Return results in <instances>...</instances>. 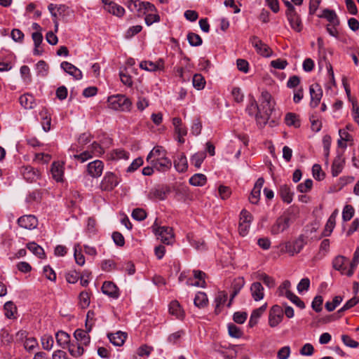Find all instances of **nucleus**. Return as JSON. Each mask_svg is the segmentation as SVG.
Here are the masks:
<instances>
[{"label": "nucleus", "instance_id": "obj_1", "mask_svg": "<svg viewBox=\"0 0 359 359\" xmlns=\"http://www.w3.org/2000/svg\"><path fill=\"white\" fill-rule=\"evenodd\" d=\"M261 102L263 111V115H262L261 117L262 121H264V124H266L273 109L274 102L272 100L271 95L269 92L262 91L261 94Z\"/></svg>", "mask_w": 359, "mask_h": 359}, {"label": "nucleus", "instance_id": "obj_2", "mask_svg": "<svg viewBox=\"0 0 359 359\" xmlns=\"http://www.w3.org/2000/svg\"><path fill=\"white\" fill-rule=\"evenodd\" d=\"M306 243V237L304 235H300L293 243L286 242L285 243V249L282 250V252L293 256L300 252Z\"/></svg>", "mask_w": 359, "mask_h": 359}, {"label": "nucleus", "instance_id": "obj_3", "mask_svg": "<svg viewBox=\"0 0 359 359\" xmlns=\"http://www.w3.org/2000/svg\"><path fill=\"white\" fill-rule=\"evenodd\" d=\"M291 218L287 214H283L276 219L270 228V233L272 235H278L286 231L290 225Z\"/></svg>", "mask_w": 359, "mask_h": 359}, {"label": "nucleus", "instance_id": "obj_4", "mask_svg": "<svg viewBox=\"0 0 359 359\" xmlns=\"http://www.w3.org/2000/svg\"><path fill=\"white\" fill-rule=\"evenodd\" d=\"M156 223L155 222L152 227L158 239H160L161 241L165 244H171L174 240L172 229L169 226H163L156 227Z\"/></svg>", "mask_w": 359, "mask_h": 359}, {"label": "nucleus", "instance_id": "obj_5", "mask_svg": "<svg viewBox=\"0 0 359 359\" xmlns=\"http://www.w3.org/2000/svg\"><path fill=\"white\" fill-rule=\"evenodd\" d=\"M284 312L281 306L278 305L273 306L269 315V325L271 327L278 325L283 320Z\"/></svg>", "mask_w": 359, "mask_h": 359}, {"label": "nucleus", "instance_id": "obj_6", "mask_svg": "<svg viewBox=\"0 0 359 359\" xmlns=\"http://www.w3.org/2000/svg\"><path fill=\"white\" fill-rule=\"evenodd\" d=\"M130 100L123 95H114V110L129 111L131 109Z\"/></svg>", "mask_w": 359, "mask_h": 359}, {"label": "nucleus", "instance_id": "obj_7", "mask_svg": "<svg viewBox=\"0 0 359 359\" xmlns=\"http://www.w3.org/2000/svg\"><path fill=\"white\" fill-rule=\"evenodd\" d=\"M250 41L252 46L256 49L257 53L264 57H270L271 55V49L266 44L263 43L257 36H252Z\"/></svg>", "mask_w": 359, "mask_h": 359}, {"label": "nucleus", "instance_id": "obj_8", "mask_svg": "<svg viewBox=\"0 0 359 359\" xmlns=\"http://www.w3.org/2000/svg\"><path fill=\"white\" fill-rule=\"evenodd\" d=\"M124 4L127 6L128 8L133 12L135 11H140L142 8L148 11H153L155 7L153 4L149 2H142L139 0H123Z\"/></svg>", "mask_w": 359, "mask_h": 359}, {"label": "nucleus", "instance_id": "obj_9", "mask_svg": "<svg viewBox=\"0 0 359 359\" xmlns=\"http://www.w3.org/2000/svg\"><path fill=\"white\" fill-rule=\"evenodd\" d=\"M246 111L250 116H255L259 124H264V121H262L261 117L262 115H263V111L259 109L253 97H251L249 100V103L246 107Z\"/></svg>", "mask_w": 359, "mask_h": 359}, {"label": "nucleus", "instance_id": "obj_10", "mask_svg": "<svg viewBox=\"0 0 359 359\" xmlns=\"http://www.w3.org/2000/svg\"><path fill=\"white\" fill-rule=\"evenodd\" d=\"M285 15L291 28L296 32H301L303 29V23L297 11L285 13Z\"/></svg>", "mask_w": 359, "mask_h": 359}, {"label": "nucleus", "instance_id": "obj_11", "mask_svg": "<svg viewBox=\"0 0 359 359\" xmlns=\"http://www.w3.org/2000/svg\"><path fill=\"white\" fill-rule=\"evenodd\" d=\"M147 162L159 172H165L172 166L171 161L166 156Z\"/></svg>", "mask_w": 359, "mask_h": 359}, {"label": "nucleus", "instance_id": "obj_12", "mask_svg": "<svg viewBox=\"0 0 359 359\" xmlns=\"http://www.w3.org/2000/svg\"><path fill=\"white\" fill-rule=\"evenodd\" d=\"M18 224L22 228L32 230L37 226L38 220L34 215H23L18 219Z\"/></svg>", "mask_w": 359, "mask_h": 359}, {"label": "nucleus", "instance_id": "obj_13", "mask_svg": "<svg viewBox=\"0 0 359 359\" xmlns=\"http://www.w3.org/2000/svg\"><path fill=\"white\" fill-rule=\"evenodd\" d=\"M311 95L310 106L316 108L320 102L323 90L318 84L311 85L309 88Z\"/></svg>", "mask_w": 359, "mask_h": 359}, {"label": "nucleus", "instance_id": "obj_14", "mask_svg": "<svg viewBox=\"0 0 359 359\" xmlns=\"http://www.w3.org/2000/svg\"><path fill=\"white\" fill-rule=\"evenodd\" d=\"M52 177L57 182L64 180V163L60 161H55L50 168Z\"/></svg>", "mask_w": 359, "mask_h": 359}, {"label": "nucleus", "instance_id": "obj_15", "mask_svg": "<svg viewBox=\"0 0 359 359\" xmlns=\"http://www.w3.org/2000/svg\"><path fill=\"white\" fill-rule=\"evenodd\" d=\"M264 180L263 177H259L256 181L254 188L252 189L249 201L252 204H257L261 194V189L264 185Z\"/></svg>", "mask_w": 359, "mask_h": 359}, {"label": "nucleus", "instance_id": "obj_16", "mask_svg": "<svg viewBox=\"0 0 359 359\" xmlns=\"http://www.w3.org/2000/svg\"><path fill=\"white\" fill-rule=\"evenodd\" d=\"M103 163L100 160H95L88 163L87 172L93 177H97L101 175L103 170Z\"/></svg>", "mask_w": 359, "mask_h": 359}, {"label": "nucleus", "instance_id": "obj_17", "mask_svg": "<svg viewBox=\"0 0 359 359\" xmlns=\"http://www.w3.org/2000/svg\"><path fill=\"white\" fill-rule=\"evenodd\" d=\"M60 67L65 72L72 76L76 80L81 79V71L72 64L65 61L61 63Z\"/></svg>", "mask_w": 359, "mask_h": 359}, {"label": "nucleus", "instance_id": "obj_18", "mask_svg": "<svg viewBox=\"0 0 359 359\" xmlns=\"http://www.w3.org/2000/svg\"><path fill=\"white\" fill-rule=\"evenodd\" d=\"M338 214H339V211L337 209L332 212V213L328 218L327 223L325 226L324 230L322 233L323 236L327 237V236H330V234L332 233V232L335 226L336 219H337V217L338 216Z\"/></svg>", "mask_w": 359, "mask_h": 359}, {"label": "nucleus", "instance_id": "obj_19", "mask_svg": "<svg viewBox=\"0 0 359 359\" xmlns=\"http://www.w3.org/2000/svg\"><path fill=\"white\" fill-rule=\"evenodd\" d=\"M345 163L344 158L343 157L342 154H338L337 156L335 157V158L333 161L332 165V175L333 177H337L339 175V173L341 172L344 165Z\"/></svg>", "mask_w": 359, "mask_h": 359}, {"label": "nucleus", "instance_id": "obj_20", "mask_svg": "<svg viewBox=\"0 0 359 359\" xmlns=\"http://www.w3.org/2000/svg\"><path fill=\"white\" fill-rule=\"evenodd\" d=\"M21 173L24 179L29 182L36 181L39 177V171L31 166L22 167Z\"/></svg>", "mask_w": 359, "mask_h": 359}, {"label": "nucleus", "instance_id": "obj_21", "mask_svg": "<svg viewBox=\"0 0 359 359\" xmlns=\"http://www.w3.org/2000/svg\"><path fill=\"white\" fill-rule=\"evenodd\" d=\"M163 61L158 60L156 62L151 61H142L140 64V67L149 72H155L163 69Z\"/></svg>", "mask_w": 359, "mask_h": 359}, {"label": "nucleus", "instance_id": "obj_22", "mask_svg": "<svg viewBox=\"0 0 359 359\" xmlns=\"http://www.w3.org/2000/svg\"><path fill=\"white\" fill-rule=\"evenodd\" d=\"M250 292L255 301H260L264 298V287L259 282H255L251 285Z\"/></svg>", "mask_w": 359, "mask_h": 359}, {"label": "nucleus", "instance_id": "obj_23", "mask_svg": "<svg viewBox=\"0 0 359 359\" xmlns=\"http://www.w3.org/2000/svg\"><path fill=\"white\" fill-rule=\"evenodd\" d=\"M57 344L62 348L67 347L70 344V335L65 331L59 330L55 334Z\"/></svg>", "mask_w": 359, "mask_h": 359}, {"label": "nucleus", "instance_id": "obj_24", "mask_svg": "<svg viewBox=\"0 0 359 359\" xmlns=\"http://www.w3.org/2000/svg\"><path fill=\"white\" fill-rule=\"evenodd\" d=\"M74 337L76 339L77 343L84 346H88L90 344V337L88 332L86 330L81 329L76 330L74 333Z\"/></svg>", "mask_w": 359, "mask_h": 359}, {"label": "nucleus", "instance_id": "obj_25", "mask_svg": "<svg viewBox=\"0 0 359 359\" xmlns=\"http://www.w3.org/2000/svg\"><path fill=\"white\" fill-rule=\"evenodd\" d=\"M169 313L178 319H182L184 316V312L180 303L176 301H172L169 304Z\"/></svg>", "mask_w": 359, "mask_h": 359}, {"label": "nucleus", "instance_id": "obj_26", "mask_svg": "<svg viewBox=\"0 0 359 359\" xmlns=\"http://www.w3.org/2000/svg\"><path fill=\"white\" fill-rule=\"evenodd\" d=\"M320 18H323L327 19L330 22V25L337 26L339 25V20L333 10L330 9H324L323 11V14L319 15Z\"/></svg>", "mask_w": 359, "mask_h": 359}, {"label": "nucleus", "instance_id": "obj_27", "mask_svg": "<svg viewBox=\"0 0 359 359\" xmlns=\"http://www.w3.org/2000/svg\"><path fill=\"white\" fill-rule=\"evenodd\" d=\"M245 281L243 278H238L236 279L232 284V292L230 296V300L227 304L228 307L231 306V302L234 297L238 294L241 288L243 287Z\"/></svg>", "mask_w": 359, "mask_h": 359}, {"label": "nucleus", "instance_id": "obj_28", "mask_svg": "<svg viewBox=\"0 0 359 359\" xmlns=\"http://www.w3.org/2000/svg\"><path fill=\"white\" fill-rule=\"evenodd\" d=\"M339 139L337 141V145L339 147L346 149L347 147L346 142H351L353 140L352 136L347 132L346 129H340L339 130Z\"/></svg>", "mask_w": 359, "mask_h": 359}, {"label": "nucleus", "instance_id": "obj_29", "mask_svg": "<svg viewBox=\"0 0 359 359\" xmlns=\"http://www.w3.org/2000/svg\"><path fill=\"white\" fill-rule=\"evenodd\" d=\"M348 262V259L344 256H337L334 258L332 262L333 267L337 270L340 271L341 273L346 274V264Z\"/></svg>", "mask_w": 359, "mask_h": 359}, {"label": "nucleus", "instance_id": "obj_30", "mask_svg": "<svg viewBox=\"0 0 359 359\" xmlns=\"http://www.w3.org/2000/svg\"><path fill=\"white\" fill-rule=\"evenodd\" d=\"M174 166L178 172H185L188 168V163L186 156L184 154H180L177 158L175 160Z\"/></svg>", "mask_w": 359, "mask_h": 359}, {"label": "nucleus", "instance_id": "obj_31", "mask_svg": "<svg viewBox=\"0 0 359 359\" xmlns=\"http://www.w3.org/2000/svg\"><path fill=\"white\" fill-rule=\"evenodd\" d=\"M280 195L283 201L287 203H290L292 201L293 193L291 189L287 184L281 185L280 187Z\"/></svg>", "mask_w": 359, "mask_h": 359}, {"label": "nucleus", "instance_id": "obj_32", "mask_svg": "<svg viewBox=\"0 0 359 359\" xmlns=\"http://www.w3.org/2000/svg\"><path fill=\"white\" fill-rule=\"evenodd\" d=\"M166 156V151L161 147L157 146L149 153L147 157V161H150L153 159L159 158Z\"/></svg>", "mask_w": 359, "mask_h": 359}, {"label": "nucleus", "instance_id": "obj_33", "mask_svg": "<svg viewBox=\"0 0 359 359\" xmlns=\"http://www.w3.org/2000/svg\"><path fill=\"white\" fill-rule=\"evenodd\" d=\"M20 103L25 109H32L34 107V98L30 94H24L20 97Z\"/></svg>", "mask_w": 359, "mask_h": 359}, {"label": "nucleus", "instance_id": "obj_34", "mask_svg": "<svg viewBox=\"0 0 359 359\" xmlns=\"http://www.w3.org/2000/svg\"><path fill=\"white\" fill-rule=\"evenodd\" d=\"M82 346L83 345L79 343H70L69 345L67 346L68 351L73 357H79L82 355L84 353V348H83Z\"/></svg>", "mask_w": 359, "mask_h": 359}, {"label": "nucleus", "instance_id": "obj_35", "mask_svg": "<svg viewBox=\"0 0 359 359\" xmlns=\"http://www.w3.org/2000/svg\"><path fill=\"white\" fill-rule=\"evenodd\" d=\"M206 182V176L201 173L195 174L189 179V183L193 186L202 187L205 184Z\"/></svg>", "mask_w": 359, "mask_h": 359}, {"label": "nucleus", "instance_id": "obj_36", "mask_svg": "<svg viewBox=\"0 0 359 359\" xmlns=\"http://www.w3.org/2000/svg\"><path fill=\"white\" fill-rule=\"evenodd\" d=\"M100 189L102 191H110L112 190V173L107 172L100 183Z\"/></svg>", "mask_w": 359, "mask_h": 359}, {"label": "nucleus", "instance_id": "obj_37", "mask_svg": "<svg viewBox=\"0 0 359 359\" xmlns=\"http://www.w3.org/2000/svg\"><path fill=\"white\" fill-rule=\"evenodd\" d=\"M27 248L29 250H30L34 255L37 256L39 258H44L45 257V252L43 249L39 245H37L36 243H29L27 245Z\"/></svg>", "mask_w": 359, "mask_h": 359}, {"label": "nucleus", "instance_id": "obj_38", "mask_svg": "<svg viewBox=\"0 0 359 359\" xmlns=\"http://www.w3.org/2000/svg\"><path fill=\"white\" fill-rule=\"evenodd\" d=\"M194 304L198 308H203L207 305L208 297L205 293L198 292L194 298Z\"/></svg>", "mask_w": 359, "mask_h": 359}, {"label": "nucleus", "instance_id": "obj_39", "mask_svg": "<svg viewBox=\"0 0 359 359\" xmlns=\"http://www.w3.org/2000/svg\"><path fill=\"white\" fill-rule=\"evenodd\" d=\"M166 193L162 189H153L148 194V198L151 200H164Z\"/></svg>", "mask_w": 359, "mask_h": 359}, {"label": "nucleus", "instance_id": "obj_40", "mask_svg": "<svg viewBox=\"0 0 359 359\" xmlns=\"http://www.w3.org/2000/svg\"><path fill=\"white\" fill-rule=\"evenodd\" d=\"M128 334L125 332L117 331L114 333V346H121L125 343Z\"/></svg>", "mask_w": 359, "mask_h": 359}, {"label": "nucleus", "instance_id": "obj_41", "mask_svg": "<svg viewBox=\"0 0 359 359\" xmlns=\"http://www.w3.org/2000/svg\"><path fill=\"white\" fill-rule=\"evenodd\" d=\"M329 249H330V240L324 239L320 245L319 252L316 255V259H320L323 257H324L325 256V255L328 252Z\"/></svg>", "mask_w": 359, "mask_h": 359}, {"label": "nucleus", "instance_id": "obj_42", "mask_svg": "<svg viewBox=\"0 0 359 359\" xmlns=\"http://www.w3.org/2000/svg\"><path fill=\"white\" fill-rule=\"evenodd\" d=\"M194 276L197 280L195 283H191V285L196 287H205V281L204 280L205 273L201 271H194Z\"/></svg>", "mask_w": 359, "mask_h": 359}, {"label": "nucleus", "instance_id": "obj_43", "mask_svg": "<svg viewBox=\"0 0 359 359\" xmlns=\"http://www.w3.org/2000/svg\"><path fill=\"white\" fill-rule=\"evenodd\" d=\"M5 315L8 318H14V315L17 311V308L13 302H7L4 304Z\"/></svg>", "mask_w": 359, "mask_h": 359}, {"label": "nucleus", "instance_id": "obj_44", "mask_svg": "<svg viewBox=\"0 0 359 359\" xmlns=\"http://www.w3.org/2000/svg\"><path fill=\"white\" fill-rule=\"evenodd\" d=\"M120 80L127 87H132L133 81L132 77L128 74L126 69L121 70L119 73Z\"/></svg>", "mask_w": 359, "mask_h": 359}, {"label": "nucleus", "instance_id": "obj_45", "mask_svg": "<svg viewBox=\"0 0 359 359\" xmlns=\"http://www.w3.org/2000/svg\"><path fill=\"white\" fill-rule=\"evenodd\" d=\"M37 74L41 76H46L48 72V65L43 60H40L36 65Z\"/></svg>", "mask_w": 359, "mask_h": 359}, {"label": "nucleus", "instance_id": "obj_46", "mask_svg": "<svg viewBox=\"0 0 359 359\" xmlns=\"http://www.w3.org/2000/svg\"><path fill=\"white\" fill-rule=\"evenodd\" d=\"M193 86L198 90H201L205 87V81L201 74H196L193 76Z\"/></svg>", "mask_w": 359, "mask_h": 359}, {"label": "nucleus", "instance_id": "obj_47", "mask_svg": "<svg viewBox=\"0 0 359 359\" xmlns=\"http://www.w3.org/2000/svg\"><path fill=\"white\" fill-rule=\"evenodd\" d=\"M187 39L189 44L192 46H198L202 44V39L201 36L195 33L190 32L187 35Z\"/></svg>", "mask_w": 359, "mask_h": 359}, {"label": "nucleus", "instance_id": "obj_48", "mask_svg": "<svg viewBox=\"0 0 359 359\" xmlns=\"http://www.w3.org/2000/svg\"><path fill=\"white\" fill-rule=\"evenodd\" d=\"M53 338L50 335H43L41 337V344L43 349L50 351L53 346Z\"/></svg>", "mask_w": 359, "mask_h": 359}, {"label": "nucleus", "instance_id": "obj_49", "mask_svg": "<svg viewBox=\"0 0 359 359\" xmlns=\"http://www.w3.org/2000/svg\"><path fill=\"white\" fill-rule=\"evenodd\" d=\"M354 215V208L351 205H346L342 211V219L344 222L351 220Z\"/></svg>", "mask_w": 359, "mask_h": 359}, {"label": "nucleus", "instance_id": "obj_50", "mask_svg": "<svg viewBox=\"0 0 359 359\" xmlns=\"http://www.w3.org/2000/svg\"><path fill=\"white\" fill-rule=\"evenodd\" d=\"M93 156H94L92 154V151H90V150L87 149L80 154H74V158L78 160L80 163H84L92 158Z\"/></svg>", "mask_w": 359, "mask_h": 359}, {"label": "nucleus", "instance_id": "obj_51", "mask_svg": "<svg viewBox=\"0 0 359 359\" xmlns=\"http://www.w3.org/2000/svg\"><path fill=\"white\" fill-rule=\"evenodd\" d=\"M74 258L77 264L83 266L85 264V258L81 253V249L80 245L78 244L74 246Z\"/></svg>", "mask_w": 359, "mask_h": 359}, {"label": "nucleus", "instance_id": "obj_52", "mask_svg": "<svg viewBox=\"0 0 359 359\" xmlns=\"http://www.w3.org/2000/svg\"><path fill=\"white\" fill-rule=\"evenodd\" d=\"M258 279L259 280H262L264 283V284H265L269 288L273 287L276 285L275 280L272 277L266 275V273L259 274L258 276Z\"/></svg>", "mask_w": 359, "mask_h": 359}, {"label": "nucleus", "instance_id": "obj_53", "mask_svg": "<svg viewBox=\"0 0 359 359\" xmlns=\"http://www.w3.org/2000/svg\"><path fill=\"white\" fill-rule=\"evenodd\" d=\"M287 298L299 308L302 309L305 308V304L292 292H287Z\"/></svg>", "mask_w": 359, "mask_h": 359}, {"label": "nucleus", "instance_id": "obj_54", "mask_svg": "<svg viewBox=\"0 0 359 359\" xmlns=\"http://www.w3.org/2000/svg\"><path fill=\"white\" fill-rule=\"evenodd\" d=\"M205 158V154L204 153H196L191 159V162L196 168H200L204 159Z\"/></svg>", "mask_w": 359, "mask_h": 359}, {"label": "nucleus", "instance_id": "obj_55", "mask_svg": "<svg viewBox=\"0 0 359 359\" xmlns=\"http://www.w3.org/2000/svg\"><path fill=\"white\" fill-rule=\"evenodd\" d=\"M38 346L36 339L34 337L26 338L24 341V347L28 352L32 351Z\"/></svg>", "mask_w": 359, "mask_h": 359}, {"label": "nucleus", "instance_id": "obj_56", "mask_svg": "<svg viewBox=\"0 0 359 359\" xmlns=\"http://www.w3.org/2000/svg\"><path fill=\"white\" fill-rule=\"evenodd\" d=\"M132 217L137 221H142L147 217V212L142 208H135L132 212Z\"/></svg>", "mask_w": 359, "mask_h": 359}, {"label": "nucleus", "instance_id": "obj_57", "mask_svg": "<svg viewBox=\"0 0 359 359\" xmlns=\"http://www.w3.org/2000/svg\"><path fill=\"white\" fill-rule=\"evenodd\" d=\"M227 293L224 291H220L217 293L215 298L216 310L221 306L225 304L227 300Z\"/></svg>", "mask_w": 359, "mask_h": 359}, {"label": "nucleus", "instance_id": "obj_58", "mask_svg": "<svg viewBox=\"0 0 359 359\" xmlns=\"http://www.w3.org/2000/svg\"><path fill=\"white\" fill-rule=\"evenodd\" d=\"M228 331L229 335L234 338H240L243 334L241 330L233 324L228 325Z\"/></svg>", "mask_w": 359, "mask_h": 359}, {"label": "nucleus", "instance_id": "obj_59", "mask_svg": "<svg viewBox=\"0 0 359 359\" xmlns=\"http://www.w3.org/2000/svg\"><path fill=\"white\" fill-rule=\"evenodd\" d=\"M291 283L289 280H285L278 288L277 292L279 296H285L287 297V292H291L290 287Z\"/></svg>", "mask_w": 359, "mask_h": 359}, {"label": "nucleus", "instance_id": "obj_60", "mask_svg": "<svg viewBox=\"0 0 359 359\" xmlns=\"http://www.w3.org/2000/svg\"><path fill=\"white\" fill-rule=\"evenodd\" d=\"M314 347L310 343L305 344L299 350V353L304 356H311L313 354Z\"/></svg>", "mask_w": 359, "mask_h": 359}, {"label": "nucleus", "instance_id": "obj_61", "mask_svg": "<svg viewBox=\"0 0 359 359\" xmlns=\"http://www.w3.org/2000/svg\"><path fill=\"white\" fill-rule=\"evenodd\" d=\"M310 287V280L308 278H302L297 285V289L299 293L308 291Z\"/></svg>", "mask_w": 359, "mask_h": 359}, {"label": "nucleus", "instance_id": "obj_62", "mask_svg": "<svg viewBox=\"0 0 359 359\" xmlns=\"http://www.w3.org/2000/svg\"><path fill=\"white\" fill-rule=\"evenodd\" d=\"M342 298L340 296L334 297L332 302H327L325 303V308L328 311H332L341 302Z\"/></svg>", "mask_w": 359, "mask_h": 359}, {"label": "nucleus", "instance_id": "obj_63", "mask_svg": "<svg viewBox=\"0 0 359 359\" xmlns=\"http://www.w3.org/2000/svg\"><path fill=\"white\" fill-rule=\"evenodd\" d=\"M79 304L82 308H86L90 304V296L89 294L86 292L83 291L79 294Z\"/></svg>", "mask_w": 359, "mask_h": 359}, {"label": "nucleus", "instance_id": "obj_64", "mask_svg": "<svg viewBox=\"0 0 359 359\" xmlns=\"http://www.w3.org/2000/svg\"><path fill=\"white\" fill-rule=\"evenodd\" d=\"M291 350L289 346L282 347L277 353L278 359H287L290 355Z\"/></svg>", "mask_w": 359, "mask_h": 359}]
</instances>
